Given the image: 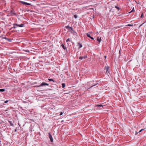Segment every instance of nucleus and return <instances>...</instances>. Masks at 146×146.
<instances>
[{
    "label": "nucleus",
    "instance_id": "5",
    "mask_svg": "<svg viewBox=\"0 0 146 146\" xmlns=\"http://www.w3.org/2000/svg\"><path fill=\"white\" fill-rule=\"evenodd\" d=\"M24 24H21V25L18 24L17 26L20 27H23L24 26Z\"/></svg>",
    "mask_w": 146,
    "mask_h": 146
},
{
    "label": "nucleus",
    "instance_id": "18",
    "mask_svg": "<svg viewBox=\"0 0 146 146\" xmlns=\"http://www.w3.org/2000/svg\"><path fill=\"white\" fill-rule=\"evenodd\" d=\"M97 106H99L100 107H102L103 106V105H101V104H100V105H97Z\"/></svg>",
    "mask_w": 146,
    "mask_h": 146
},
{
    "label": "nucleus",
    "instance_id": "25",
    "mask_svg": "<svg viewBox=\"0 0 146 146\" xmlns=\"http://www.w3.org/2000/svg\"><path fill=\"white\" fill-rule=\"evenodd\" d=\"M63 112H61L60 114V115H62L63 114Z\"/></svg>",
    "mask_w": 146,
    "mask_h": 146
},
{
    "label": "nucleus",
    "instance_id": "20",
    "mask_svg": "<svg viewBox=\"0 0 146 146\" xmlns=\"http://www.w3.org/2000/svg\"><path fill=\"white\" fill-rule=\"evenodd\" d=\"M70 39L69 38H68V39H67L66 40V42H68L69 41H70Z\"/></svg>",
    "mask_w": 146,
    "mask_h": 146
},
{
    "label": "nucleus",
    "instance_id": "29",
    "mask_svg": "<svg viewBox=\"0 0 146 146\" xmlns=\"http://www.w3.org/2000/svg\"><path fill=\"white\" fill-rule=\"evenodd\" d=\"M95 85H96V84L94 85H93L92 86H91V87H90V88H91V87H92L93 86H95Z\"/></svg>",
    "mask_w": 146,
    "mask_h": 146
},
{
    "label": "nucleus",
    "instance_id": "9",
    "mask_svg": "<svg viewBox=\"0 0 146 146\" xmlns=\"http://www.w3.org/2000/svg\"><path fill=\"white\" fill-rule=\"evenodd\" d=\"M13 25H14L13 28H15V29H16L17 28V27H16L15 26H17L18 24H16V23H14L13 24Z\"/></svg>",
    "mask_w": 146,
    "mask_h": 146
},
{
    "label": "nucleus",
    "instance_id": "10",
    "mask_svg": "<svg viewBox=\"0 0 146 146\" xmlns=\"http://www.w3.org/2000/svg\"><path fill=\"white\" fill-rule=\"evenodd\" d=\"M62 88H64L65 87L66 84L65 83H63L62 84Z\"/></svg>",
    "mask_w": 146,
    "mask_h": 146
},
{
    "label": "nucleus",
    "instance_id": "2",
    "mask_svg": "<svg viewBox=\"0 0 146 146\" xmlns=\"http://www.w3.org/2000/svg\"><path fill=\"white\" fill-rule=\"evenodd\" d=\"M49 135V138H50V141L51 142H53V139L52 138V135H51L50 133H48Z\"/></svg>",
    "mask_w": 146,
    "mask_h": 146
},
{
    "label": "nucleus",
    "instance_id": "14",
    "mask_svg": "<svg viewBox=\"0 0 146 146\" xmlns=\"http://www.w3.org/2000/svg\"><path fill=\"white\" fill-rule=\"evenodd\" d=\"M86 35L89 38H90L91 37V36H90V35L88 33Z\"/></svg>",
    "mask_w": 146,
    "mask_h": 146
},
{
    "label": "nucleus",
    "instance_id": "4",
    "mask_svg": "<svg viewBox=\"0 0 146 146\" xmlns=\"http://www.w3.org/2000/svg\"><path fill=\"white\" fill-rule=\"evenodd\" d=\"M87 55H85L84 57H83L82 56H80L79 57V59L80 60H82L83 58L85 59L87 58Z\"/></svg>",
    "mask_w": 146,
    "mask_h": 146
},
{
    "label": "nucleus",
    "instance_id": "19",
    "mask_svg": "<svg viewBox=\"0 0 146 146\" xmlns=\"http://www.w3.org/2000/svg\"><path fill=\"white\" fill-rule=\"evenodd\" d=\"M143 16V13H142L141 14V17H140L141 18H142V16Z\"/></svg>",
    "mask_w": 146,
    "mask_h": 146
},
{
    "label": "nucleus",
    "instance_id": "28",
    "mask_svg": "<svg viewBox=\"0 0 146 146\" xmlns=\"http://www.w3.org/2000/svg\"><path fill=\"white\" fill-rule=\"evenodd\" d=\"M4 38L6 40H7L8 39V38H7V37H5Z\"/></svg>",
    "mask_w": 146,
    "mask_h": 146
},
{
    "label": "nucleus",
    "instance_id": "3",
    "mask_svg": "<svg viewBox=\"0 0 146 146\" xmlns=\"http://www.w3.org/2000/svg\"><path fill=\"white\" fill-rule=\"evenodd\" d=\"M20 2L21 3L23 4V5H31V4L28 3H27L24 2V1H20Z\"/></svg>",
    "mask_w": 146,
    "mask_h": 146
},
{
    "label": "nucleus",
    "instance_id": "23",
    "mask_svg": "<svg viewBox=\"0 0 146 146\" xmlns=\"http://www.w3.org/2000/svg\"><path fill=\"white\" fill-rule=\"evenodd\" d=\"M108 69H109V68H108V67H107L106 68V72H108Z\"/></svg>",
    "mask_w": 146,
    "mask_h": 146
},
{
    "label": "nucleus",
    "instance_id": "12",
    "mask_svg": "<svg viewBox=\"0 0 146 146\" xmlns=\"http://www.w3.org/2000/svg\"><path fill=\"white\" fill-rule=\"evenodd\" d=\"M48 80L49 81H53V82H54V81L52 79H50V78H49L48 79Z\"/></svg>",
    "mask_w": 146,
    "mask_h": 146
},
{
    "label": "nucleus",
    "instance_id": "7",
    "mask_svg": "<svg viewBox=\"0 0 146 146\" xmlns=\"http://www.w3.org/2000/svg\"><path fill=\"white\" fill-rule=\"evenodd\" d=\"M8 122L9 123L10 125L12 126H13L14 125L13 123H12V121H8Z\"/></svg>",
    "mask_w": 146,
    "mask_h": 146
},
{
    "label": "nucleus",
    "instance_id": "6",
    "mask_svg": "<svg viewBox=\"0 0 146 146\" xmlns=\"http://www.w3.org/2000/svg\"><path fill=\"white\" fill-rule=\"evenodd\" d=\"M66 28L67 29H71L72 30H73V28L72 27H70L69 26H66Z\"/></svg>",
    "mask_w": 146,
    "mask_h": 146
},
{
    "label": "nucleus",
    "instance_id": "13",
    "mask_svg": "<svg viewBox=\"0 0 146 146\" xmlns=\"http://www.w3.org/2000/svg\"><path fill=\"white\" fill-rule=\"evenodd\" d=\"M97 40L98 42H100L101 40V38H98Z\"/></svg>",
    "mask_w": 146,
    "mask_h": 146
},
{
    "label": "nucleus",
    "instance_id": "24",
    "mask_svg": "<svg viewBox=\"0 0 146 146\" xmlns=\"http://www.w3.org/2000/svg\"><path fill=\"white\" fill-rule=\"evenodd\" d=\"M7 40L8 41H9V42H11V40L10 39H7Z\"/></svg>",
    "mask_w": 146,
    "mask_h": 146
},
{
    "label": "nucleus",
    "instance_id": "11",
    "mask_svg": "<svg viewBox=\"0 0 146 146\" xmlns=\"http://www.w3.org/2000/svg\"><path fill=\"white\" fill-rule=\"evenodd\" d=\"M5 90L4 89H0V92H3L5 91Z\"/></svg>",
    "mask_w": 146,
    "mask_h": 146
},
{
    "label": "nucleus",
    "instance_id": "1",
    "mask_svg": "<svg viewBox=\"0 0 146 146\" xmlns=\"http://www.w3.org/2000/svg\"><path fill=\"white\" fill-rule=\"evenodd\" d=\"M46 85L48 86L49 84L45 82H42L40 85H38V86H35V87H40L42 86H46Z\"/></svg>",
    "mask_w": 146,
    "mask_h": 146
},
{
    "label": "nucleus",
    "instance_id": "32",
    "mask_svg": "<svg viewBox=\"0 0 146 146\" xmlns=\"http://www.w3.org/2000/svg\"><path fill=\"white\" fill-rule=\"evenodd\" d=\"M104 58H106V56H104Z\"/></svg>",
    "mask_w": 146,
    "mask_h": 146
},
{
    "label": "nucleus",
    "instance_id": "16",
    "mask_svg": "<svg viewBox=\"0 0 146 146\" xmlns=\"http://www.w3.org/2000/svg\"><path fill=\"white\" fill-rule=\"evenodd\" d=\"M115 8H116V9H117L118 10H119V7H118L117 6H115Z\"/></svg>",
    "mask_w": 146,
    "mask_h": 146
},
{
    "label": "nucleus",
    "instance_id": "17",
    "mask_svg": "<svg viewBox=\"0 0 146 146\" xmlns=\"http://www.w3.org/2000/svg\"><path fill=\"white\" fill-rule=\"evenodd\" d=\"M145 129H142L139 131V132H141L142 131Z\"/></svg>",
    "mask_w": 146,
    "mask_h": 146
},
{
    "label": "nucleus",
    "instance_id": "31",
    "mask_svg": "<svg viewBox=\"0 0 146 146\" xmlns=\"http://www.w3.org/2000/svg\"><path fill=\"white\" fill-rule=\"evenodd\" d=\"M143 23H142V24H141V25H140V26H139V27H141V26H142V25L143 24Z\"/></svg>",
    "mask_w": 146,
    "mask_h": 146
},
{
    "label": "nucleus",
    "instance_id": "8",
    "mask_svg": "<svg viewBox=\"0 0 146 146\" xmlns=\"http://www.w3.org/2000/svg\"><path fill=\"white\" fill-rule=\"evenodd\" d=\"M61 46L62 47V48L66 50V47L63 44H62L61 45Z\"/></svg>",
    "mask_w": 146,
    "mask_h": 146
},
{
    "label": "nucleus",
    "instance_id": "30",
    "mask_svg": "<svg viewBox=\"0 0 146 146\" xmlns=\"http://www.w3.org/2000/svg\"><path fill=\"white\" fill-rule=\"evenodd\" d=\"M133 10H134V8H133V9L131 11V12L133 11Z\"/></svg>",
    "mask_w": 146,
    "mask_h": 146
},
{
    "label": "nucleus",
    "instance_id": "27",
    "mask_svg": "<svg viewBox=\"0 0 146 146\" xmlns=\"http://www.w3.org/2000/svg\"><path fill=\"white\" fill-rule=\"evenodd\" d=\"M92 40H94V38L93 37H91L90 38Z\"/></svg>",
    "mask_w": 146,
    "mask_h": 146
},
{
    "label": "nucleus",
    "instance_id": "15",
    "mask_svg": "<svg viewBox=\"0 0 146 146\" xmlns=\"http://www.w3.org/2000/svg\"><path fill=\"white\" fill-rule=\"evenodd\" d=\"M78 44L79 45H80V47H79V48H81V47H82V45L80 43H78Z\"/></svg>",
    "mask_w": 146,
    "mask_h": 146
},
{
    "label": "nucleus",
    "instance_id": "22",
    "mask_svg": "<svg viewBox=\"0 0 146 146\" xmlns=\"http://www.w3.org/2000/svg\"><path fill=\"white\" fill-rule=\"evenodd\" d=\"M128 26H133V25H130V24H128L127 25Z\"/></svg>",
    "mask_w": 146,
    "mask_h": 146
},
{
    "label": "nucleus",
    "instance_id": "21",
    "mask_svg": "<svg viewBox=\"0 0 146 146\" xmlns=\"http://www.w3.org/2000/svg\"><path fill=\"white\" fill-rule=\"evenodd\" d=\"M74 17L75 18H76L77 17V15H74Z\"/></svg>",
    "mask_w": 146,
    "mask_h": 146
},
{
    "label": "nucleus",
    "instance_id": "26",
    "mask_svg": "<svg viewBox=\"0 0 146 146\" xmlns=\"http://www.w3.org/2000/svg\"><path fill=\"white\" fill-rule=\"evenodd\" d=\"M8 100H6L4 102L5 103H7L8 102Z\"/></svg>",
    "mask_w": 146,
    "mask_h": 146
}]
</instances>
